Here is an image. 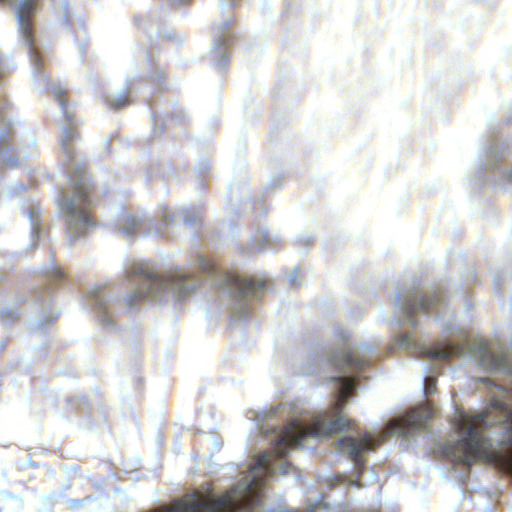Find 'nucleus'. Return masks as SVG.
Masks as SVG:
<instances>
[{"mask_svg":"<svg viewBox=\"0 0 512 512\" xmlns=\"http://www.w3.org/2000/svg\"><path fill=\"white\" fill-rule=\"evenodd\" d=\"M217 286L221 294L232 301V317L240 320L248 315L249 300L258 297L259 292L265 287V282L237 272H227L222 275Z\"/></svg>","mask_w":512,"mask_h":512,"instance_id":"39448f33","label":"nucleus"},{"mask_svg":"<svg viewBox=\"0 0 512 512\" xmlns=\"http://www.w3.org/2000/svg\"><path fill=\"white\" fill-rule=\"evenodd\" d=\"M228 24H229L228 20H225L220 24L218 31L216 33V40H215V43L212 45V48H215V46L220 47L225 44L226 37H227L226 28H227Z\"/></svg>","mask_w":512,"mask_h":512,"instance_id":"f8f14e48","label":"nucleus"},{"mask_svg":"<svg viewBox=\"0 0 512 512\" xmlns=\"http://www.w3.org/2000/svg\"><path fill=\"white\" fill-rule=\"evenodd\" d=\"M225 63H226V62H225V53H223V54L221 55L220 64H221V65H224Z\"/></svg>","mask_w":512,"mask_h":512,"instance_id":"b1692460","label":"nucleus"},{"mask_svg":"<svg viewBox=\"0 0 512 512\" xmlns=\"http://www.w3.org/2000/svg\"><path fill=\"white\" fill-rule=\"evenodd\" d=\"M65 90L59 87L53 88V95L55 99L59 102L60 106L63 109L64 120L61 123V132H60V143L62 151L70 158L74 151L70 142L75 137V126L72 121V115L65 108V99H64Z\"/></svg>","mask_w":512,"mask_h":512,"instance_id":"6e6552de","label":"nucleus"},{"mask_svg":"<svg viewBox=\"0 0 512 512\" xmlns=\"http://www.w3.org/2000/svg\"><path fill=\"white\" fill-rule=\"evenodd\" d=\"M454 422L460 436L454 446L456 457L465 464H470L488 453L489 440L481 434L488 425L484 413L457 409Z\"/></svg>","mask_w":512,"mask_h":512,"instance_id":"20e7f679","label":"nucleus"},{"mask_svg":"<svg viewBox=\"0 0 512 512\" xmlns=\"http://www.w3.org/2000/svg\"><path fill=\"white\" fill-rule=\"evenodd\" d=\"M10 134L6 132L0 133V154L9 146Z\"/></svg>","mask_w":512,"mask_h":512,"instance_id":"a211bd4d","label":"nucleus"},{"mask_svg":"<svg viewBox=\"0 0 512 512\" xmlns=\"http://www.w3.org/2000/svg\"><path fill=\"white\" fill-rule=\"evenodd\" d=\"M53 277H57V278H61L62 277V272L60 271V269H55L54 270Z\"/></svg>","mask_w":512,"mask_h":512,"instance_id":"5701e85b","label":"nucleus"},{"mask_svg":"<svg viewBox=\"0 0 512 512\" xmlns=\"http://www.w3.org/2000/svg\"><path fill=\"white\" fill-rule=\"evenodd\" d=\"M278 238L275 235H271L268 230H262L257 236V240L260 242V246H264L266 244H270L273 241H276Z\"/></svg>","mask_w":512,"mask_h":512,"instance_id":"2eb2a0df","label":"nucleus"},{"mask_svg":"<svg viewBox=\"0 0 512 512\" xmlns=\"http://www.w3.org/2000/svg\"><path fill=\"white\" fill-rule=\"evenodd\" d=\"M346 337H347V335H344V334L340 335L341 340H345Z\"/></svg>","mask_w":512,"mask_h":512,"instance_id":"cd10ccee","label":"nucleus"},{"mask_svg":"<svg viewBox=\"0 0 512 512\" xmlns=\"http://www.w3.org/2000/svg\"><path fill=\"white\" fill-rule=\"evenodd\" d=\"M93 299L95 301V304L98 305L100 308H106L108 302L112 300L98 292L93 293Z\"/></svg>","mask_w":512,"mask_h":512,"instance_id":"dca6fc26","label":"nucleus"},{"mask_svg":"<svg viewBox=\"0 0 512 512\" xmlns=\"http://www.w3.org/2000/svg\"><path fill=\"white\" fill-rule=\"evenodd\" d=\"M139 220L133 215H123L118 219L119 228L126 233L131 235L136 227L139 226Z\"/></svg>","mask_w":512,"mask_h":512,"instance_id":"9b49d317","label":"nucleus"},{"mask_svg":"<svg viewBox=\"0 0 512 512\" xmlns=\"http://www.w3.org/2000/svg\"><path fill=\"white\" fill-rule=\"evenodd\" d=\"M374 353L368 345L349 347L346 352H335L328 360V364L335 369L336 374L331 377L332 389L335 390V399L331 407L316 416L309 423L302 419H292L284 428L262 427L265 434L271 433L272 445L277 456L287 454L288 448L300 446L305 436L327 438L334 433H340L345 427L351 425L352 418L343 412L342 405L345 397L355 392L354 379L346 373L349 368L360 367Z\"/></svg>","mask_w":512,"mask_h":512,"instance_id":"f257e3e1","label":"nucleus"},{"mask_svg":"<svg viewBox=\"0 0 512 512\" xmlns=\"http://www.w3.org/2000/svg\"><path fill=\"white\" fill-rule=\"evenodd\" d=\"M171 217L170 209L167 206H162V218L165 225L171 222Z\"/></svg>","mask_w":512,"mask_h":512,"instance_id":"6ab92c4d","label":"nucleus"},{"mask_svg":"<svg viewBox=\"0 0 512 512\" xmlns=\"http://www.w3.org/2000/svg\"><path fill=\"white\" fill-rule=\"evenodd\" d=\"M42 209L38 204H32L28 209V219L33 238H39L41 234Z\"/></svg>","mask_w":512,"mask_h":512,"instance_id":"9d476101","label":"nucleus"},{"mask_svg":"<svg viewBox=\"0 0 512 512\" xmlns=\"http://www.w3.org/2000/svg\"><path fill=\"white\" fill-rule=\"evenodd\" d=\"M4 60V56L0 54V75L5 73L6 69L4 68V66H2V62Z\"/></svg>","mask_w":512,"mask_h":512,"instance_id":"4be33fe9","label":"nucleus"},{"mask_svg":"<svg viewBox=\"0 0 512 512\" xmlns=\"http://www.w3.org/2000/svg\"><path fill=\"white\" fill-rule=\"evenodd\" d=\"M435 387V379L432 376H425L424 378V391L427 394L433 393Z\"/></svg>","mask_w":512,"mask_h":512,"instance_id":"f3484780","label":"nucleus"},{"mask_svg":"<svg viewBox=\"0 0 512 512\" xmlns=\"http://www.w3.org/2000/svg\"><path fill=\"white\" fill-rule=\"evenodd\" d=\"M286 464H287L286 462L282 461L280 469L281 470H286Z\"/></svg>","mask_w":512,"mask_h":512,"instance_id":"a878e982","label":"nucleus"},{"mask_svg":"<svg viewBox=\"0 0 512 512\" xmlns=\"http://www.w3.org/2000/svg\"><path fill=\"white\" fill-rule=\"evenodd\" d=\"M434 414V408L428 402L421 407H415L406 415L393 418L387 429V434L409 438L412 432H421L427 429L426 419Z\"/></svg>","mask_w":512,"mask_h":512,"instance_id":"0eeeda50","label":"nucleus"},{"mask_svg":"<svg viewBox=\"0 0 512 512\" xmlns=\"http://www.w3.org/2000/svg\"><path fill=\"white\" fill-rule=\"evenodd\" d=\"M299 276V269L297 267H294L291 271V273L289 274L288 276V281L291 283V284H297L298 281H297V277Z\"/></svg>","mask_w":512,"mask_h":512,"instance_id":"aec40b11","label":"nucleus"},{"mask_svg":"<svg viewBox=\"0 0 512 512\" xmlns=\"http://www.w3.org/2000/svg\"><path fill=\"white\" fill-rule=\"evenodd\" d=\"M372 437H373V438H374V440H375L374 445H375L378 441H380L381 439H383V436H380V438H379L378 440L374 437V435H372Z\"/></svg>","mask_w":512,"mask_h":512,"instance_id":"bb28decb","label":"nucleus"},{"mask_svg":"<svg viewBox=\"0 0 512 512\" xmlns=\"http://www.w3.org/2000/svg\"><path fill=\"white\" fill-rule=\"evenodd\" d=\"M92 185L82 163L76 165L69 177V188H63L58 200L59 212L65 219L71 239L83 236L92 225Z\"/></svg>","mask_w":512,"mask_h":512,"instance_id":"7ed1b4c3","label":"nucleus"},{"mask_svg":"<svg viewBox=\"0 0 512 512\" xmlns=\"http://www.w3.org/2000/svg\"><path fill=\"white\" fill-rule=\"evenodd\" d=\"M197 267L199 271H202L209 275H214L216 273L213 262H211L210 260L206 259L203 256H200L198 258Z\"/></svg>","mask_w":512,"mask_h":512,"instance_id":"ddd939ff","label":"nucleus"},{"mask_svg":"<svg viewBox=\"0 0 512 512\" xmlns=\"http://www.w3.org/2000/svg\"><path fill=\"white\" fill-rule=\"evenodd\" d=\"M443 287L432 285L422 291L418 288L399 294L395 298V308L401 314L397 322L407 323L414 328L417 322L414 315L418 312H429L443 302Z\"/></svg>","mask_w":512,"mask_h":512,"instance_id":"423d86ee","label":"nucleus"},{"mask_svg":"<svg viewBox=\"0 0 512 512\" xmlns=\"http://www.w3.org/2000/svg\"><path fill=\"white\" fill-rule=\"evenodd\" d=\"M129 269L131 274L141 276L142 281L124 299L126 306L135 305L143 299L163 300L169 294L181 299L195 288L196 282L190 281V277L196 273L195 269L177 267L166 276H160L156 273L155 266L145 261H134Z\"/></svg>","mask_w":512,"mask_h":512,"instance_id":"f03ea898","label":"nucleus"},{"mask_svg":"<svg viewBox=\"0 0 512 512\" xmlns=\"http://www.w3.org/2000/svg\"><path fill=\"white\" fill-rule=\"evenodd\" d=\"M507 177H509L512 180V171L507 174Z\"/></svg>","mask_w":512,"mask_h":512,"instance_id":"c85d7f7f","label":"nucleus"},{"mask_svg":"<svg viewBox=\"0 0 512 512\" xmlns=\"http://www.w3.org/2000/svg\"><path fill=\"white\" fill-rule=\"evenodd\" d=\"M234 4V0H231L230 2H227L226 0L222 1L220 3L221 9H225L227 6H232Z\"/></svg>","mask_w":512,"mask_h":512,"instance_id":"412c9836","label":"nucleus"},{"mask_svg":"<svg viewBox=\"0 0 512 512\" xmlns=\"http://www.w3.org/2000/svg\"><path fill=\"white\" fill-rule=\"evenodd\" d=\"M35 65L38 67L39 66V60L38 59H35Z\"/></svg>","mask_w":512,"mask_h":512,"instance_id":"c756f323","label":"nucleus"},{"mask_svg":"<svg viewBox=\"0 0 512 512\" xmlns=\"http://www.w3.org/2000/svg\"><path fill=\"white\" fill-rule=\"evenodd\" d=\"M128 101V95L125 91L117 92L110 100L109 103L112 107L118 108Z\"/></svg>","mask_w":512,"mask_h":512,"instance_id":"4468645a","label":"nucleus"},{"mask_svg":"<svg viewBox=\"0 0 512 512\" xmlns=\"http://www.w3.org/2000/svg\"><path fill=\"white\" fill-rule=\"evenodd\" d=\"M103 321L108 325L112 324V321H109L108 316H103Z\"/></svg>","mask_w":512,"mask_h":512,"instance_id":"393cba45","label":"nucleus"},{"mask_svg":"<svg viewBox=\"0 0 512 512\" xmlns=\"http://www.w3.org/2000/svg\"><path fill=\"white\" fill-rule=\"evenodd\" d=\"M374 443L375 440L372 434L368 433L361 437L343 435L337 439L336 445L342 452L348 453L355 462H359L360 453L366 449L373 448Z\"/></svg>","mask_w":512,"mask_h":512,"instance_id":"1a4fd4ad","label":"nucleus"}]
</instances>
